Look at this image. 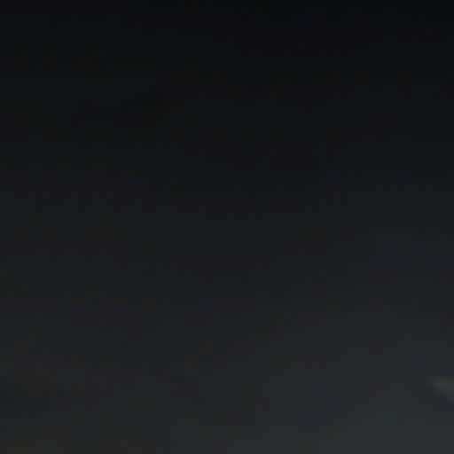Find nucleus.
I'll return each mask as SVG.
<instances>
[{
	"label": "nucleus",
	"instance_id": "f257e3e1",
	"mask_svg": "<svg viewBox=\"0 0 454 454\" xmlns=\"http://www.w3.org/2000/svg\"><path fill=\"white\" fill-rule=\"evenodd\" d=\"M32 25V20L29 19H23L20 21L19 26L24 31L29 28Z\"/></svg>",
	"mask_w": 454,
	"mask_h": 454
}]
</instances>
